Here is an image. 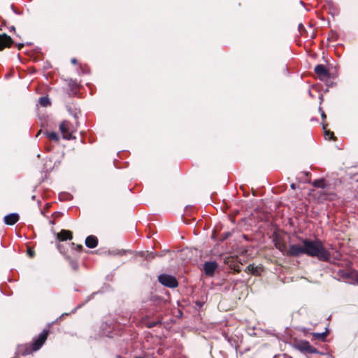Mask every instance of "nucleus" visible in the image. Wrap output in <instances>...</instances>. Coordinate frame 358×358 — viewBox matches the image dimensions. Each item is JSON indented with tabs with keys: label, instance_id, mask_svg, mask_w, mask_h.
<instances>
[{
	"label": "nucleus",
	"instance_id": "f257e3e1",
	"mask_svg": "<svg viewBox=\"0 0 358 358\" xmlns=\"http://www.w3.org/2000/svg\"><path fill=\"white\" fill-rule=\"evenodd\" d=\"M306 255L312 257H317L319 260L327 262L329 260L330 252L325 248L323 243L319 240L302 239L301 244H293L289 246L287 255L299 257Z\"/></svg>",
	"mask_w": 358,
	"mask_h": 358
},
{
	"label": "nucleus",
	"instance_id": "f03ea898",
	"mask_svg": "<svg viewBox=\"0 0 358 358\" xmlns=\"http://www.w3.org/2000/svg\"><path fill=\"white\" fill-rule=\"evenodd\" d=\"M49 330L48 329H44L39 335L34 340L33 343L31 344V349H27L24 352H23V355H28L31 353L32 352L36 351L39 350L41 346L44 344L45 342L48 335Z\"/></svg>",
	"mask_w": 358,
	"mask_h": 358
},
{
	"label": "nucleus",
	"instance_id": "7ed1b4c3",
	"mask_svg": "<svg viewBox=\"0 0 358 358\" xmlns=\"http://www.w3.org/2000/svg\"><path fill=\"white\" fill-rule=\"evenodd\" d=\"M159 282L168 287L173 288L178 286V281L175 277L168 274H161L158 276Z\"/></svg>",
	"mask_w": 358,
	"mask_h": 358
},
{
	"label": "nucleus",
	"instance_id": "20e7f679",
	"mask_svg": "<svg viewBox=\"0 0 358 358\" xmlns=\"http://www.w3.org/2000/svg\"><path fill=\"white\" fill-rule=\"evenodd\" d=\"M59 129L65 139H71L73 138V132L74 129L73 125L68 121H63L59 125Z\"/></svg>",
	"mask_w": 358,
	"mask_h": 358
},
{
	"label": "nucleus",
	"instance_id": "39448f33",
	"mask_svg": "<svg viewBox=\"0 0 358 358\" xmlns=\"http://www.w3.org/2000/svg\"><path fill=\"white\" fill-rule=\"evenodd\" d=\"M295 348L301 352L313 354L317 352V350L311 346L309 342L301 341L295 344Z\"/></svg>",
	"mask_w": 358,
	"mask_h": 358
},
{
	"label": "nucleus",
	"instance_id": "423d86ee",
	"mask_svg": "<svg viewBox=\"0 0 358 358\" xmlns=\"http://www.w3.org/2000/svg\"><path fill=\"white\" fill-rule=\"evenodd\" d=\"M217 268V264L215 262H207L203 264V271L206 275H213Z\"/></svg>",
	"mask_w": 358,
	"mask_h": 358
},
{
	"label": "nucleus",
	"instance_id": "0eeeda50",
	"mask_svg": "<svg viewBox=\"0 0 358 358\" xmlns=\"http://www.w3.org/2000/svg\"><path fill=\"white\" fill-rule=\"evenodd\" d=\"M315 72L320 77V80H323L329 77V73L325 66L318 64L315 67Z\"/></svg>",
	"mask_w": 358,
	"mask_h": 358
},
{
	"label": "nucleus",
	"instance_id": "6e6552de",
	"mask_svg": "<svg viewBox=\"0 0 358 358\" xmlns=\"http://www.w3.org/2000/svg\"><path fill=\"white\" fill-rule=\"evenodd\" d=\"M13 43L12 38L6 34H0V50H3L5 48L10 47Z\"/></svg>",
	"mask_w": 358,
	"mask_h": 358
},
{
	"label": "nucleus",
	"instance_id": "1a4fd4ad",
	"mask_svg": "<svg viewBox=\"0 0 358 358\" xmlns=\"http://www.w3.org/2000/svg\"><path fill=\"white\" fill-rule=\"evenodd\" d=\"M57 238L60 241L72 239V233L68 230H62L59 233L57 234Z\"/></svg>",
	"mask_w": 358,
	"mask_h": 358
},
{
	"label": "nucleus",
	"instance_id": "9d476101",
	"mask_svg": "<svg viewBox=\"0 0 358 358\" xmlns=\"http://www.w3.org/2000/svg\"><path fill=\"white\" fill-rule=\"evenodd\" d=\"M19 220L17 213H10L4 217V222L6 224L13 225L15 224Z\"/></svg>",
	"mask_w": 358,
	"mask_h": 358
},
{
	"label": "nucleus",
	"instance_id": "9b49d317",
	"mask_svg": "<svg viewBox=\"0 0 358 358\" xmlns=\"http://www.w3.org/2000/svg\"><path fill=\"white\" fill-rule=\"evenodd\" d=\"M98 244V239L95 236L91 235L86 238L85 245L89 248H94Z\"/></svg>",
	"mask_w": 358,
	"mask_h": 358
},
{
	"label": "nucleus",
	"instance_id": "f8f14e48",
	"mask_svg": "<svg viewBox=\"0 0 358 358\" xmlns=\"http://www.w3.org/2000/svg\"><path fill=\"white\" fill-rule=\"evenodd\" d=\"M38 103L44 107H46L50 104V101L48 97L47 96H43L41 97L38 100Z\"/></svg>",
	"mask_w": 358,
	"mask_h": 358
},
{
	"label": "nucleus",
	"instance_id": "ddd939ff",
	"mask_svg": "<svg viewBox=\"0 0 358 358\" xmlns=\"http://www.w3.org/2000/svg\"><path fill=\"white\" fill-rule=\"evenodd\" d=\"M247 269L248 271H250L251 273L254 275H258L259 274V268L257 266H255L252 264H250Z\"/></svg>",
	"mask_w": 358,
	"mask_h": 358
},
{
	"label": "nucleus",
	"instance_id": "4468645a",
	"mask_svg": "<svg viewBox=\"0 0 358 358\" xmlns=\"http://www.w3.org/2000/svg\"><path fill=\"white\" fill-rule=\"evenodd\" d=\"M46 136L52 141H58L59 136L58 134L56 132H48L46 133Z\"/></svg>",
	"mask_w": 358,
	"mask_h": 358
},
{
	"label": "nucleus",
	"instance_id": "2eb2a0df",
	"mask_svg": "<svg viewBox=\"0 0 358 358\" xmlns=\"http://www.w3.org/2000/svg\"><path fill=\"white\" fill-rule=\"evenodd\" d=\"M313 185L316 187L324 188L325 187V182L323 179L316 180L313 182Z\"/></svg>",
	"mask_w": 358,
	"mask_h": 358
},
{
	"label": "nucleus",
	"instance_id": "dca6fc26",
	"mask_svg": "<svg viewBox=\"0 0 358 358\" xmlns=\"http://www.w3.org/2000/svg\"><path fill=\"white\" fill-rule=\"evenodd\" d=\"M324 130V137L326 139H331L334 136V133L333 132H331L329 131H327L325 129V127H323Z\"/></svg>",
	"mask_w": 358,
	"mask_h": 358
},
{
	"label": "nucleus",
	"instance_id": "f3484780",
	"mask_svg": "<svg viewBox=\"0 0 358 358\" xmlns=\"http://www.w3.org/2000/svg\"><path fill=\"white\" fill-rule=\"evenodd\" d=\"M313 335L315 337H316L318 339H324L327 336V333L326 332L315 333Z\"/></svg>",
	"mask_w": 358,
	"mask_h": 358
},
{
	"label": "nucleus",
	"instance_id": "a211bd4d",
	"mask_svg": "<svg viewBox=\"0 0 358 358\" xmlns=\"http://www.w3.org/2000/svg\"><path fill=\"white\" fill-rule=\"evenodd\" d=\"M145 258L148 259L154 258L153 253L147 252V256L145 257Z\"/></svg>",
	"mask_w": 358,
	"mask_h": 358
},
{
	"label": "nucleus",
	"instance_id": "6ab92c4d",
	"mask_svg": "<svg viewBox=\"0 0 358 358\" xmlns=\"http://www.w3.org/2000/svg\"><path fill=\"white\" fill-rule=\"evenodd\" d=\"M276 248H278V249H279V250H280V251H282H282L285 250V246L284 245H280V244H279V245H277V244H276Z\"/></svg>",
	"mask_w": 358,
	"mask_h": 358
},
{
	"label": "nucleus",
	"instance_id": "aec40b11",
	"mask_svg": "<svg viewBox=\"0 0 358 358\" xmlns=\"http://www.w3.org/2000/svg\"><path fill=\"white\" fill-rule=\"evenodd\" d=\"M27 253L31 257H33L34 255V252L31 250L30 248H28Z\"/></svg>",
	"mask_w": 358,
	"mask_h": 358
},
{
	"label": "nucleus",
	"instance_id": "412c9836",
	"mask_svg": "<svg viewBox=\"0 0 358 358\" xmlns=\"http://www.w3.org/2000/svg\"><path fill=\"white\" fill-rule=\"evenodd\" d=\"M320 110L321 111V116H322V117L323 119H325V118H326V115H325L324 112V111H322V110H321V108H320Z\"/></svg>",
	"mask_w": 358,
	"mask_h": 358
},
{
	"label": "nucleus",
	"instance_id": "4be33fe9",
	"mask_svg": "<svg viewBox=\"0 0 358 358\" xmlns=\"http://www.w3.org/2000/svg\"><path fill=\"white\" fill-rule=\"evenodd\" d=\"M71 63H72V64H76L77 63V60H76V59L73 58V59H71Z\"/></svg>",
	"mask_w": 358,
	"mask_h": 358
},
{
	"label": "nucleus",
	"instance_id": "5701e85b",
	"mask_svg": "<svg viewBox=\"0 0 358 358\" xmlns=\"http://www.w3.org/2000/svg\"><path fill=\"white\" fill-rule=\"evenodd\" d=\"M77 248H78V250H80V249H82V248H83V245H77Z\"/></svg>",
	"mask_w": 358,
	"mask_h": 358
},
{
	"label": "nucleus",
	"instance_id": "b1692460",
	"mask_svg": "<svg viewBox=\"0 0 358 358\" xmlns=\"http://www.w3.org/2000/svg\"><path fill=\"white\" fill-rule=\"evenodd\" d=\"M291 187H292V189H295V185H294V184H292V185H291Z\"/></svg>",
	"mask_w": 358,
	"mask_h": 358
},
{
	"label": "nucleus",
	"instance_id": "393cba45",
	"mask_svg": "<svg viewBox=\"0 0 358 358\" xmlns=\"http://www.w3.org/2000/svg\"><path fill=\"white\" fill-rule=\"evenodd\" d=\"M196 304H197L199 307H201V306H202L201 303H199V302H197V303H196Z\"/></svg>",
	"mask_w": 358,
	"mask_h": 358
},
{
	"label": "nucleus",
	"instance_id": "a878e982",
	"mask_svg": "<svg viewBox=\"0 0 358 358\" xmlns=\"http://www.w3.org/2000/svg\"><path fill=\"white\" fill-rule=\"evenodd\" d=\"M10 30H15V27H10Z\"/></svg>",
	"mask_w": 358,
	"mask_h": 358
},
{
	"label": "nucleus",
	"instance_id": "bb28decb",
	"mask_svg": "<svg viewBox=\"0 0 358 358\" xmlns=\"http://www.w3.org/2000/svg\"><path fill=\"white\" fill-rule=\"evenodd\" d=\"M357 282H358V278H357Z\"/></svg>",
	"mask_w": 358,
	"mask_h": 358
}]
</instances>
